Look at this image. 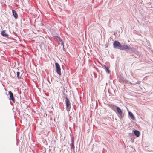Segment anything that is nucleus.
Returning <instances> with one entry per match:
<instances>
[{
    "mask_svg": "<svg viewBox=\"0 0 153 153\" xmlns=\"http://www.w3.org/2000/svg\"><path fill=\"white\" fill-rule=\"evenodd\" d=\"M65 102L67 110V111H69L70 110L71 108V103L69 99L67 97L66 98Z\"/></svg>",
    "mask_w": 153,
    "mask_h": 153,
    "instance_id": "obj_1",
    "label": "nucleus"
},
{
    "mask_svg": "<svg viewBox=\"0 0 153 153\" xmlns=\"http://www.w3.org/2000/svg\"><path fill=\"white\" fill-rule=\"evenodd\" d=\"M55 65L57 73L59 75H61V69L59 64L56 62L55 63Z\"/></svg>",
    "mask_w": 153,
    "mask_h": 153,
    "instance_id": "obj_2",
    "label": "nucleus"
},
{
    "mask_svg": "<svg viewBox=\"0 0 153 153\" xmlns=\"http://www.w3.org/2000/svg\"><path fill=\"white\" fill-rule=\"evenodd\" d=\"M114 47L115 48H120L121 46V45L120 43L117 41H115L114 44Z\"/></svg>",
    "mask_w": 153,
    "mask_h": 153,
    "instance_id": "obj_3",
    "label": "nucleus"
},
{
    "mask_svg": "<svg viewBox=\"0 0 153 153\" xmlns=\"http://www.w3.org/2000/svg\"><path fill=\"white\" fill-rule=\"evenodd\" d=\"M116 110L120 116L122 117L123 116V112L122 111L119 107H117Z\"/></svg>",
    "mask_w": 153,
    "mask_h": 153,
    "instance_id": "obj_4",
    "label": "nucleus"
},
{
    "mask_svg": "<svg viewBox=\"0 0 153 153\" xmlns=\"http://www.w3.org/2000/svg\"><path fill=\"white\" fill-rule=\"evenodd\" d=\"M117 49L120 50H124L126 49H130V48L128 46L126 45H121V47L120 48H117Z\"/></svg>",
    "mask_w": 153,
    "mask_h": 153,
    "instance_id": "obj_5",
    "label": "nucleus"
},
{
    "mask_svg": "<svg viewBox=\"0 0 153 153\" xmlns=\"http://www.w3.org/2000/svg\"><path fill=\"white\" fill-rule=\"evenodd\" d=\"M8 92L10 95V100H12L13 102H14L15 99L13 97V93L11 91H9Z\"/></svg>",
    "mask_w": 153,
    "mask_h": 153,
    "instance_id": "obj_6",
    "label": "nucleus"
},
{
    "mask_svg": "<svg viewBox=\"0 0 153 153\" xmlns=\"http://www.w3.org/2000/svg\"><path fill=\"white\" fill-rule=\"evenodd\" d=\"M71 147L73 150H74L75 146L74 139L73 138H71Z\"/></svg>",
    "mask_w": 153,
    "mask_h": 153,
    "instance_id": "obj_7",
    "label": "nucleus"
},
{
    "mask_svg": "<svg viewBox=\"0 0 153 153\" xmlns=\"http://www.w3.org/2000/svg\"><path fill=\"white\" fill-rule=\"evenodd\" d=\"M110 107L114 111H115V110H116L117 108L116 106L113 104L110 105Z\"/></svg>",
    "mask_w": 153,
    "mask_h": 153,
    "instance_id": "obj_8",
    "label": "nucleus"
},
{
    "mask_svg": "<svg viewBox=\"0 0 153 153\" xmlns=\"http://www.w3.org/2000/svg\"><path fill=\"white\" fill-rule=\"evenodd\" d=\"M12 13L14 18L16 19H17L18 17V16L15 10H13Z\"/></svg>",
    "mask_w": 153,
    "mask_h": 153,
    "instance_id": "obj_9",
    "label": "nucleus"
},
{
    "mask_svg": "<svg viewBox=\"0 0 153 153\" xmlns=\"http://www.w3.org/2000/svg\"><path fill=\"white\" fill-rule=\"evenodd\" d=\"M128 114L129 116L131 117V118L133 120H134L135 119V117L134 116L133 114L131 112L129 111L128 112Z\"/></svg>",
    "mask_w": 153,
    "mask_h": 153,
    "instance_id": "obj_10",
    "label": "nucleus"
},
{
    "mask_svg": "<svg viewBox=\"0 0 153 153\" xmlns=\"http://www.w3.org/2000/svg\"><path fill=\"white\" fill-rule=\"evenodd\" d=\"M1 35L4 37H7L8 36V35L5 33L4 31H3L1 33Z\"/></svg>",
    "mask_w": 153,
    "mask_h": 153,
    "instance_id": "obj_11",
    "label": "nucleus"
},
{
    "mask_svg": "<svg viewBox=\"0 0 153 153\" xmlns=\"http://www.w3.org/2000/svg\"><path fill=\"white\" fill-rule=\"evenodd\" d=\"M134 133L135 135L137 137H138L140 136V132L137 130L134 131Z\"/></svg>",
    "mask_w": 153,
    "mask_h": 153,
    "instance_id": "obj_12",
    "label": "nucleus"
},
{
    "mask_svg": "<svg viewBox=\"0 0 153 153\" xmlns=\"http://www.w3.org/2000/svg\"><path fill=\"white\" fill-rule=\"evenodd\" d=\"M104 67L105 69L106 70V72L108 73H110V71L109 69V68L107 67H106L105 65H104Z\"/></svg>",
    "mask_w": 153,
    "mask_h": 153,
    "instance_id": "obj_13",
    "label": "nucleus"
},
{
    "mask_svg": "<svg viewBox=\"0 0 153 153\" xmlns=\"http://www.w3.org/2000/svg\"><path fill=\"white\" fill-rule=\"evenodd\" d=\"M20 74V72H17V75L18 78H20L21 77L19 76Z\"/></svg>",
    "mask_w": 153,
    "mask_h": 153,
    "instance_id": "obj_14",
    "label": "nucleus"
},
{
    "mask_svg": "<svg viewBox=\"0 0 153 153\" xmlns=\"http://www.w3.org/2000/svg\"><path fill=\"white\" fill-rule=\"evenodd\" d=\"M59 41L60 42H62V44H63V42H62V39H60V38H59Z\"/></svg>",
    "mask_w": 153,
    "mask_h": 153,
    "instance_id": "obj_15",
    "label": "nucleus"
}]
</instances>
